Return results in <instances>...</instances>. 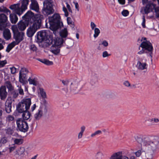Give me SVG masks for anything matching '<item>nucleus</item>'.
Segmentation results:
<instances>
[{"mask_svg":"<svg viewBox=\"0 0 159 159\" xmlns=\"http://www.w3.org/2000/svg\"><path fill=\"white\" fill-rule=\"evenodd\" d=\"M29 0H22L21 1V5L20 7L19 3L11 5L9 8L12 10L13 13H10V20L12 24H16L18 20V18L16 14L20 16L23 11L27 8Z\"/></svg>","mask_w":159,"mask_h":159,"instance_id":"nucleus-1","label":"nucleus"},{"mask_svg":"<svg viewBox=\"0 0 159 159\" xmlns=\"http://www.w3.org/2000/svg\"><path fill=\"white\" fill-rule=\"evenodd\" d=\"M61 17L57 13H55L52 16L48 17V22L50 25V29L53 31L54 34L56 35L57 30L61 27L62 25V22L60 21Z\"/></svg>","mask_w":159,"mask_h":159,"instance_id":"nucleus-2","label":"nucleus"},{"mask_svg":"<svg viewBox=\"0 0 159 159\" xmlns=\"http://www.w3.org/2000/svg\"><path fill=\"white\" fill-rule=\"evenodd\" d=\"M31 103L30 98H24L18 104L16 110L20 113L28 111L30 108Z\"/></svg>","mask_w":159,"mask_h":159,"instance_id":"nucleus-3","label":"nucleus"},{"mask_svg":"<svg viewBox=\"0 0 159 159\" xmlns=\"http://www.w3.org/2000/svg\"><path fill=\"white\" fill-rule=\"evenodd\" d=\"M30 24L26 33L27 36L29 37H32L37 30L40 28L42 25V20L38 19L34 23Z\"/></svg>","mask_w":159,"mask_h":159,"instance_id":"nucleus-4","label":"nucleus"},{"mask_svg":"<svg viewBox=\"0 0 159 159\" xmlns=\"http://www.w3.org/2000/svg\"><path fill=\"white\" fill-rule=\"evenodd\" d=\"M84 86V84L82 81L76 79L73 80L70 83L69 89L71 92L76 94L81 90Z\"/></svg>","mask_w":159,"mask_h":159,"instance_id":"nucleus-5","label":"nucleus"},{"mask_svg":"<svg viewBox=\"0 0 159 159\" xmlns=\"http://www.w3.org/2000/svg\"><path fill=\"white\" fill-rule=\"evenodd\" d=\"M146 142L145 144L148 150L152 152H155L159 146V138L155 137L151 140H146Z\"/></svg>","mask_w":159,"mask_h":159,"instance_id":"nucleus-6","label":"nucleus"},{"mask_svg":"<svg viewBox=\"0 0 159 159\" xmlns=\"http://www.w3.org/2000/svg\"><path fill=\"white\" fill-rule=\"evenodd\" d=\"M43 7L42 9V12L46 16L53 14L54 10L53 8L51 0H45L43 2Z\"/></svg>","mask_w":159,"mask_h":159,"instance_id":"nucleus-7","label":"nucleus"},{"mask_svg":"<svg viewBox=\"0 0 159 159\" xmlns=\"http://www.w3.org/2000/svg\"><path fill=\"white\" fill-rule=\"evenodd\" d=\"M11 29L14 34V38L16 40L15 41L16 44H18L23 40L24 33L19 32L17 27L16 25H13L11 27Z\"/></svg>","mask_w":159,"mask_h":159,"instance_id":"nucleus-8","label":"nucleus"},{"mask_svg":"<svg viewBox=\"0 0 159 159\" xmlns=\"http://www.w3.org/2000/svg\"><path fill=\"white\" fill-rule=\"evenodd\" d=\"M17 128L21 132H27L29 129V126L27 122L22 118H18L16 120Z\"/></svg>","mask_w":159,"mask_h":159,"instance_id":"nucleus-9","label":"nucleus"},{"mask_svg":"<svg viewBox=\"0 0 159 159\" xmlns=\"http://www.w3.org/2000/svg\"><path fill=\"white\" fill-rule=\"evenodd\" d=\"M22 18L25 22H28L29 24L33 23L38 19L42 20L40 17H35L34 13L30 11H28Z\"/></svg>","mask_w":159,"mask_h":159,"instance_id":"nucleus-10","label":"nucleus"},{"mask_svg":"<svg viewBox=\"0 0 159 159\" xmlns=\"http://www.w3.org/2000/svg\"><path fill=\"white\" fill-rule=\"evenodd\" d=\"M140 47L142 49L138 52V54H141L144 52L145 50L151 52L153 50V47L152 44L149 41H146L143 42L140 44Z\"/></svg>","mask_w":159,"mask_h":159,"instance_id":"nucleus-11","label":"nucleus"},{"mask_svg":"<svg viewBox=\"0 0 159 159\" xmlns=\"http://www.w3.org/2000/svg\"><path fill=\"white\" fill-rule=\"evenodd\" d=\"M46 42L49 45L53 44L54 46L60 47V45L63 42V40L61 38H57L55 39H53L52 36H49L48 39L46 40Z\"/></svg>","mask_w":159,"mask_h":159,"instance_id":"nucleus-12","label":"nucleus"},{"mask_svg":"<svg viewBox=\"0 0 159 159\" xmlns=\"http://www.w3.org/2000/svg\"><path fill=\"white\" fill-rule=\"evenodd\" d=\"M47 33L44 31H41L38 32L37 34V40L39 43H41L44 41L46 43V40L49 38Z\"/></svg>","mask_w":159,"mask_h":159,"instance_id":"nucleus-13","label":"nucleus"},{"mask_svg":"<svg viewBox=\"0 0 159 159\" xmlns=\"http://www.w3.org/2000/svg\"><path fill=\"white\" fill-rule=\"evenodd\" d=\"M47 112V109L45 106L43 105H41L38 111L34 114V117L35 120H39L44 113H45Z\"/></svg>","mask_w":159,"mask_h":159,"instance_id":"nucleus-14","label":"nucleus"},{"mask_svg":"<svg viewBox=\"0 0 159 159\" xmlns=\"http://www.w3.org/2000/svg\"><path fill=\"white\" fill-rule=\"evenodd\" d=\"M7 17L4 14H0V30H3L7 25Z\"/></svg>","mask_w":159,"mask_h":159,"instance_id":"nucleus-15","label":"nucleus"},{"mask_svg":"<svg viewBox=\"0 0 159 159\" xmlns=\"http://www.w3.org/2000/svg\"><path fill=\"white\" fill-rule=\"evenodd\" d=\"M7 96V92L5 86H1L0 87V98L1 100H4Z\"/></svg>","mask_w":159,"mask_h":159,"instance_id":"nucleus-16","label":"nucleus"},{"mask_svg":"<svg viewBox=\"0 0 159 159\" xmlns=\"http://www.w3.org/2000/svg\"><path fill=\"white\" fill-rule=\"evenodd\" d=\"M155 8L154 4L152 3H148L146 5V6L144 7V12H143V14H148V13L152 11L153 9ZM142 12V10L141 11Z\"/></svg>","mask_w":159,"mask_h":159,"instance_id":"nucleus-17","label":"nucleus"},{"mask_svg":"<svg viewBox=\"0 0 159 159\" xmlns=\"http://www.w3.org/2000/svg\"><path fill=\"white\" fill-rule=\"evenodd\" d=\"M30 25L28 22H25V20H22L20 21L18 24V29H19L21 31H23L25 30L26 27Z\"/></svg>","mask_w":159,"mask_h":159,"instance_id":"nucleus-18","label":"nucleus"},{"mask_svg":"<svg viewBox=\"0 0 159 159\" xmlns=\"http://www.w3.org/2000/svg\"><path fill=\"white\" fill-rule=\"evenodd\" d=\"M27 75L25 74L19 73V81L23 84H25L27 82Z\"/></svg>","mask_w":159,"mask_h":159,"instance_id":"nucleus-19","label":"nucleus"},{"mask_svg":"<svg viewBox=\"0 0 159 159\" xmlns=\"http://www.w3.org/2000/svg\"><path fill=\"white\" fill-rule=\"evenodd\" d=\"M31 4L30 5V9L33 10L38 12L39 10V6L35 0H31Z\"/></svg>","mask_w":159,"mask_h":159,"instance_id":"nucleus-20","label":"nucleus"},{"mask_svg":"<svg viewBox=\"0 0 159 159\" xmlns=\"http://www.w3.org/2000/svg\"><path fill=\"white\" fill-rule=\"evenodd\" d=\"M136 67L139 70H143L147 68V64L146 63H141L139 61L136 66Z\"/></svg>","mask_w":159,"mask_h":159,"instance_id":"nucleus-21","label":"nucleus"},{"mask_svg":"<svg viewBox=\"0 0 159 159\" xmlns=\"http://www.w3.org/2000/svg\"><path fill=\"white\" fill-rule=\"evenodd\" d=\"M60 47L54 46L53 44H52L50 48V51L54 54L57 55L60 52Z\"/></svg>","mask_w":159,"mask_h":159,"instance_id":"nucleus-22","label":"nucleus"},{"mask_svg":"<svg viewBox=\"0 0 159 159\" xmlns=\"http://www.w3.org/2000/svg\"><path fill=\"white\" fill-rule=\"evenodd\" d=\"M2 86H5L6 88L7 87L9 92L12 91L14 89V87L9 81H6L4 83V85Z\"/></svg>","mask_w":159,"mask_h":159,"instance_id":"nucleus-23","label":"nucleus"},{"mask_svg":"<svg viewBox=\"0 0 159 159\" xmlns=\"http://www.w3.org/2000/svg\"><path fill=\"white\" fill-rule=\"evenodd\" d=\"M12 102L6 101L5 104V111L8 113H10L11 111Z\"/></svg>","mask_w":159,"mask_h":159,"instance_id":"nucleus-24","label":"nucleus"},{"mask_svg":"<svg viewBox=\"0 0 159 159\" xmlns=\"http://www.w3.org/2000/svg\"><path fill=\"white\" fill-rule=\"evenodd\" d=\"M122 153L118 152L113 154L110 158V159H122Z\"/></svg>","mask_w":159,"mask_h":159,"instance_id":"nucleus-25","label":"nucleus"},{"mask_svg":"<svg viewBox=\"0 0 159 159\" xmlns=\"http://www.w3.org/2000/svg\"><path fill=\"white\" fill-rule=\"evenodd\" d=\"M3 32V35L4 38L6 40H8L11 38V34L10 30L8 29H4Z\"/></svg>","mask_w":159,"mask_h":159,"instance_id":"nucleus-26","label":"nucleus"},{"mask_svg":"<svg viewBox=\"0 0 159 159\" xmlns=\"http://www.w3.org/2000/svg\"><path fill=\"white\" fill-rule=\"evenodd\" d=\"M98 82V78L96 75H93L92 76L90 80V84L92 86H95Z\"/></svg>","mask_w":159,"mask_h":159,"instance_id":"nucleus-27","label":"nucleus"},{"mask_svg":"<svg viewBox=\"0 0 159 159\" xmlns=\"http://www.w3.org/2000/svg\"><path fill=\"white\" fill-rule=\"evenodd\" d=\"M145 136H143L142 135H140L139 136H137L136 138V140L137 142L140 143L145 144V142L143 140V139H147V138L145 137Z\"/></svg>","mask_w":159,"mask_h":159,"instance_id":"nucleus-28","label":"nucleus"},{"mask_svg":"<svg viewBox=\"0 0 159 159\" xmlns=\"http://www.w3.org/2000/svg\"><path fill=\"white\" fill-rule=\"evenodd\" d=\"M36 59L37 60L47 65H52L53 64V62L52 61H50L46 59H43L39 58H37Z\"/></svg>","mask_w":159,"mask_h":159,"instance_id":"nucleus-29","label":"nucleus"},{"mask_svg":"<svg viewBox=\"0 0 159 159\" xmlns=\"http://www.w3.org/2000/svg\"><path fill=\"white\" fill-rule=\"evenodd\" d=\"M22 113V116L23 117V119L25 120L29 119L30 116V114L29 111H26Z\"/></svg>","mask_w":159,"mask_h":159,"instance_id":"nucleus-30","label":"nucleus"},{"mask_svg":"<svg viewBox=\"0 0 159 159\" xmlns=\"http://www.w3.org/2000/svg\"><path fill=\"white\" fill-rule=\"evenodd\" d=\"M28 81H29V84H33L34 86H36L37 85V81L36 78H31L30 77L28 80Z\"/></svg>","mask_w":159,"mask_h":159,"instance_id":"nucleus-31","label":"nucleus"},{"mask_svg":"<svg viewBox=\"0 0 159 159\" xmlns=\"http://www.w3.org/2000/svg\"><path fill=\"white\" fill-rule=\"evenodd\" d=\"M8 141L7 137L5 136L1 137L0 140V147L2 146V144L7 143Z\"/></svg>","mask_w":159,"mask_h":159,"instance_id":"nucleus-32","label":"nucleus"},{"mask_svg":"<svg viewBox=\"0 0 159 159\" xmlns=\"http://www.w3.org/2000/svg\"><path fill=\"white\" fill-rule=\"evenodd\" d=\"M80 131L78 134V139H80L82 138L84 132V131L85 129V127L84 126H82L80 127Z\"/></svg>","mask_w":159,"mask_h":159,"instance_id":"nucleus-33","label":"nucleus"},{"mask_svg":"<svg viewBox=\"0 0 159 159\" xmlns=\"http://www.w3.org/2000/svg\"><path fill=\"white\" fill-rule=\"evenodd\" d=\"M16 45L15 41H14L9 44L7 47L6 51L9 52Z\"/></svg>","mask_w":159,"mask_h":159,"instance_id":"nucleus-34","label":"nucleus"},{"mask_svg":"<svg viewBox=\"0 0 159 159\" xmlns=\"http://www.w3.org/2000/svg\"><path fill=\"white\" fill-rule=\"evenodd\" d=\"M60 36L62 38H66L68 34L67 30L66 28H64L61 30L60 33Z\"/></svg>","mask_w":159,"mask_h":159,"instance_id":"nucleus-35","label":"nucleus"},{"mask_svg":"<svg viewBox=\"0 0 159 159\" xmlns=\"http://www.w3.org/2000/svg\"><path fill=\"white\" fill-rule=\"evenodd\" d=\"M25 151V149L24 147L20 148L17 151V154L19 156H20L22 157H23L24 155V153Z\"/></svg>","mask_w":159,"mask_h":159,"instance_id":"nucleus-36","label":"nucleus"},{"mask_svg":"<svg viewBox=\"0 0 159 159\" xmlns=\"http://www.w3.org/2000/svg\"><path fill=\"white\" fill-rule=\"evenodd\" d=\"M39 91V93L42 97L44 99L47 98V95L44 89L42 88H40Z\"/></svg>","mask_w":159,"mask_h":159,"instance_id":"nucleus-37","label":"nucleus"},{"mask_svg":"<svg viewBox=\"0 0 159 159\" xmlns=\"http://www.w3.org/2000/svg\"><path fill=\"white\" fill-rule=\"evenodd\" d=\"M5 131L6 134L8 135H12L14 132L13 129L11 127H8L5 129Z\"/></svg>","mask_w":159,"mask_h":159,"instance_id":"nucleus-38","label":"nucleus"},{"mask_svg":"<svg viewBox=\"0 0 159 159\" xmlns=\"http://www.w3.org/2000/svg\"><path fill=\"white\" fill-rule=\"evenodd\" d=\"M67 20L68 24L70 25V26L72 28H74L75 25L74 24V22L72 21L71 18L70 17H67Z\"/></svg>","mask_w":159,"mask_h":159,"instance_id":"nucleus-39","label":"nucleus"},{"mask_svg":"<svg viewBox=\"0 0 159 159\" xmlns=\"http://www.w3.org/2000/svg\"><path fill=\"white\" fill-rule=\"evenodd\" d=\"M103 156V154L101 152H98L95 155L96 159H102Z\"/></svg>","mask_w":159,"mask_h":159,"instance_id":"nucleus-40","label":"nucleus"},{"mask_svg":"<svg viewBox=\"0 0 159 159\" xmlns=\"http://www.w3.org/2000/svg\"><path fill=\"white\" fill-rule=\"evenodd\" d=\"M0 12H4L7 13L9 12V13L11 12V11L9 9H7L6 7H5L3 6H1L0 7Z\"/></svg>","mask_w":159,"mask_h":159,"instance_id":"nucleus-41","label":"nucleus"},{"mask_svg":"<svg viewBox=\"0 0 159 159\" xmlns=\"http://www.w3.org/2000/svg\"><path fill=\"white\" fill-rule=\"evenodd\" d=\"M10 92H11L12 97L14 98H16L18 96V93L16 90L14 89L12 91Z\"/></svg>","mask_w":159,"mask_h":159,"instance_id":"nucleus-42","label":"nucleus"},{"mask_svg":"<svg viewBox=\"0 0 159 159\" xmlns=\"http://www.w3.org/2000/svg\"><path fill=\"white\" fill-rule=\"evenodd\" d=\"M61 81L64 85L67 86L69 85V87L70 85V83L72 82V81H70L67 80H61Z\"/></svg>","mask_w":159,"mask_h":159,"instance_id":"nucleus-43","label":"nucleus"},{"mask_svg":"<svg viewBox=\"0 0 159 159\" xmlns=\"http://www.w3.org/2000/svg\"><path fill=\"white\" fill-rule=\"evenodd\" d=\"M29 73L28 70L25 68H22L19 72V73H21V74L24 73L27 75V74Z\"/></svg>","mask_w":159,"mask_h":159,"instance_id":"nucleus-44","label":"nucleus"},{"mask_svg":"<svg viewBox=\"0 0 159 159\" xmlns=\"http://www.w3.org/2000/svg\"><path fill=\"white\" fill-rule=\"evenodd\" d=\"M100 33V31L99 29L98 28H95L94 29V34L93 36L95 38L97 37Z\"/></svg>","mask_w":159,"mask_h":159,"instance_id":"nucleus-45","label":"nucleus"},{"mask_svg":"<svg viewBox=\"0 0 159 159\" xmlns=\"http://www.w3.org/2000/svg\"><path fill=\"white\" fill-rule=\"evenodd\" d=\"M15 144L20 145L22 143V139H16L14 140Z\"/></svg>","mask_w":159,"mask_h":159,"instance_id":"nucleus-46","label":"nucleus"},{"mask_svg":"<svg viewBox=\"0 0 159 159\" xmlns=\"http://www.w3.org/2000/svg\"><path fill=\"white\" fill-rule=\"evenodd\" d=\"M102 133V131L101 130H97L95 131L94 133L92 134L91 135V137H93L96 135L101 134Z\"/></svg>","mask_w":159,"mask_h":159,"instance_id":"nucleus-47","label":"nucleus"},{"mask_svg":"<svg viewBox=\"0 0 159 159\" xmlns=\"http://www.w3.org/2000/svg\"><path fill=\"white\" fill-rule=\"evenodd\" d=\"M14 119V117L10 115H8L6 118V120L9 122L12 121Z\"/></svg>","mask_w":159,"mask_h":159,"instance_id":"nucleus-48","label":"nucleus"},{"mask_svg":"<svg viewBox=\"0 0 159 159\" xmlns=\"http://www.w3.org/2000/svg\"><path fill=\"white\" fill-rule=\"evenodd\" d=\"M18 90L19 92V93L21 95H23L24 94V93L23 89L21 88V86H18Z\"/></svg>","mask_w":159,"mask_h":159,"instance_id":"nucleus-49","label":"nucleus"},{"mask_svg":"<svg viewBox=\"0 0 159 159\" xmlns=\"http://www.w3.org/2000/svg\"><path fill=\"white\" fill-rule=\"evenodd\" d=\"M7 63V61L6 60L2 61H0V68L3 67Z\"/></svg>","mask_w":159,"mask_h":159,"instance_id":"nucleus-50","label":"nucleus"},{"mask_svg":"<svg viewBox=\"0 0 159 159\" xmlns=\"http://www.w3.org/2000/svg\"><path fill=\"white\" fill-rule=\"evenodd\" d=\"M143 22L142 23V25L143 28H145V16H143Z\"/></svg>","mask_w":159,"mask_h":159,"instance_id":"nucleus-51","label":"nucleus"},{"mask_svg":"<svg viewBox=\"0 0 159 159\" xmlns=\"http://www.w3.org/2000/svg\"><path fill=\"white\" fill-rule=\"evenodd\" d=\"M121 13L123 16H127L128 15L129 12L127 10H124Z\"/></svg>","mask_w":159,"mask_h":159,"instance_id":"nucleus-52","label":"nucleus"},{"mask_svg":"<svg viewBox=\"0 0 159 159\" xmlns=\"http://www.w3.org/2000/svg\"><path fill=\"white\" fill-rule=\"evenodd\" d=\"M155 12L156 16L157 17H159V7H157L155 8Z\"/></svg>","mask_w":159,"mask_h":159,"instance_id":"nucleus-53","label":"nucleus"},{"mask_svg":"<svg viewBox=\"0 0 159 159\" xmlns=\"http://www.w3.org/2000/svg\"><path fill=\"white\" fill-rule=\"evenodd\" d=\"M111 54H108L107 52V51H104L102 53V57H108Z\"/></svg>","mask_w":159,"mask_h":159,"instance_id":"nucleus-54","label":"nucleus"},{"mask_svg":"<svg viewBox=\"0 0 159 159\" xmlns=\"http://www.w3.org/2000/svg\"><path fill=\"white\" fill-rule=\"evenodd\" d=\"M123 84L126 87H129L130 86V84L129 82L127 80H126L124 81Z\"/></svg>","mask_w":159,"mask_h":159,"instance_id":"nucleus-55","label":"nucleus"},{"mask_svg":"<svg viewBox=\"0 0 159 159\" xmlns=\"http://www.w3.org/2000/svg\"><path fill=\"white\" fill-rule=\"evenodd\" d=\"M30 49L33 51H36L37 50V48L34 44H32L30 46Z\"/></svg>","mask_w":159,"mask_h":159,"instance_id":"nucleus-56","label":"nucleus"},{"mask_svg":"<svg viewBox=\"0 0 159 159\" xmlns=\"http://www.w3.org/2000/svg\"><path fill=\"white\" fill-rule=\"evenodd\" d=\"M63 10L65 13V15L66 17H67L68 15V12L67 11V9L64 6L63 7Z\"/></svg>","mask_w":159,"mask_h":159,"instance_id":"nucleus-57","label":"nucleus"},{"mask_svg":"<svg viewBox=\"0 0 159 159\" xmlns=\"http://www.w3.org/2000/svg\"><path fill=\"white\" fill-rule=\"evenodd\" d=\"M11 72V74H14L16 72V69L14 67H13L10 68Z\"/></svg>","mask_w":159,"mask_h":159,"instance_id":"nucleus-58","label":"nucleus"},{"mask_svg":"<svg viewBox=\"0 0 159 159\" xmlns=\"http://www.w3.org/2000/svg\"><path fill=\"white\" fill-rule=\"evenodd\" d=\"M153 121L156 123H158L159 121V119L157 118H152L151 119L150 122L153 123Z\"/></svg>","mask_w":159,"mask_h":159,"instance_id":"nucleus-59","label":"nucleus"},{"mask_svg":"<svg viewBox=\"0 0 159 159\" xmlns=\"http://www.w3.org/2000/svg\"><path fill=\"white\" fill-rule=\"evenodd\" d=\"M66 7L68 9L69 11L72 13V11L71 9L70 5L67 2L66 3Z\"/></svg>","mask_w":159,"mask_h":159,"instance_id":"nucleus-60","label":"nucleus"},{"mask_svg":"<svg viewBox=\"0 0 159 159\" xmlns=\"http://www.w3.org/2000/svg\"><path fill=\"white\" fill-rule=\"evenodd\" d=\"M141 151L140 150H139L135 152V154L137 157H139L141 154Z\"/></svg>","mask_w":159,"mask_h":159,"instance_id":"nucleus-61","label":"nucleus"},{"mask_svg":"<svg viewBox=\"0 0 159 159\" xmlns=\"http://www.w3.org/2000/svg\"><path fill=\"white\" fill-rule=\"evenodd\" d=\"M101 44L103 45L104 46L106 47L108 45V43L106 41L104 40L102 42Z\"/></svg>","mask_w":159,"mask_h":159,"instance_id":"nucleus-62","label":"nucleus"},{"mask_svg":"<svg viewBox=\"0 0 159 159\" xmlns=\"http://www.w3.org/2000/svg\"><path fill=\"white\" fill-rule=\"evenodd\" d=\"M91 26L92 28V29L93 30L94 29L95 27L96 26V25L94 23V22H91Z\"/></svg>","mask_w":159,"mask_h":159,"instance_id":"nucleus-63","label":"nucleus"},{"mask_svg":"<svg viewBox=\"0 0 159 159\" xmlns=\"http://www.w3.org/2000/svg\"><path fill=\"white\" fill-rule=\"evenodd\" d=\"M75 5V8L78 11H79V5L77 2H74Z\"/></svg>","mask_w":159,"mask_h":159,"instance_id":"nucleus-64","label":"nucleus"}]
</instances>
